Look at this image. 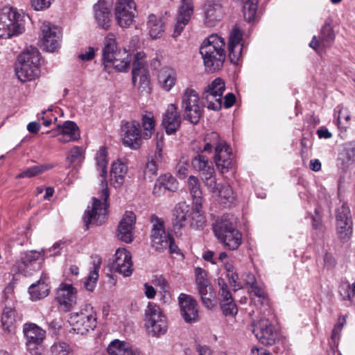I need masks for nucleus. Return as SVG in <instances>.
I'll return each mask as SVG.
<instances>
[{"mask_svg":"<svg viewBox=\"0 0 355 355\" xmlns=\"http://www.w3.org/2000/svg\"><path fill=\"white\" fill-rule=\"evenodd\" d=\"M213 231L218 241L231 250L237 249L242 243V234L236 229L233 216L224 214L213 224Z\"/></svg>","mask_w":355,"mask_h":355,"instance_id":"423d86ee","label":"nucleus"},{"mask_svg":"<svg viewBox=\"0 0 355 355\" xmlns=\"http://www.w3.org/2000/svg\"><path fill=\"white\" fill-rule=\"evenodd\" d=\"M25 16L16 8L5 6L0 10V38L8 39L25 31Z\"/></svg>","mask_w":355,"mask_h":355,"instance_id":"0eeeda50","label":"nucleus"},{"mask_svg":"<svg viewBox=\"0 0 355 355\" xmlns=\"http://www.w3.org/2000/svg\"><path fill=\"white\" fill-rule=\"evenodd\" d=\"M94 8L98 25L107 30L110 27L111 0H98Z\"/></svg>","mask_w":355,"mask_h":355,"instance_id":"cd10ccee","label":"nucleus"},{"mask_svg":"<svg viewBox=\"0 0 355 355\" xmlns=\"http://www.w3.org/2000/svg\"><path fill=\"white\" fill-rule=\"evenodd\" d=\"M206 19H209L210 21H217L220 19V7L219 6H216V8H209L207 9L205 12Z\"/></svg>","mask_w":355,"mask_h":355,"instance_id":"680f3d73","label":"nucleus"},{"mask_svg":"<svg viewBox=\"0 0 355 355\" xmlns=\"http://www.w3.org/2000/svg\"><path fill=\"white\" fill-rule=\"evenodd\" d=\"M346 324V318L344 315L339 316L337 322L335 324L331 334V340L335 346H337L340 339V334L344 325Z\"/></svg>","mask_w":355,"mask_h":355,"instance_id":"864d4df0","label":"nucleus"},{"mask_svg":"<svg viewBox=\"0 0 355 355\" xmlns=\"http://www.w3.org/2000/svg\"><path fill=\"white\" fill-rule=\"evenodd\" d=\"M156 141V149L154 154H156V157L160 159L161 156H163L164 135L157 134Z\"/></svg>","mask_w":355,"mask_h":355,"instance_id":"0e129e2a","label":"nucleus"},{"mask_svg":"<svg viewBox=\"0 0 355 355\" xmlns=\"http://www.w3.org/2000/svg\"><path fill=\"white\" fill-rule=\"evenodd\" d=\"M178 188V182L170 173L160 175L156 180L153 194L159 197L165 194L166 191L174 192Z\"/></svg>","mask_w":355,"mask_h":355,"instance_id":"bb28decb","label":"nucleus"},{"mask_svg":"<svg viewBox=\"0 0 355 355\" xmlns=\"http://www.w3.org/2000/svg\"><path fill=\"white\" fill-rule=\"evenodd\" d=\"M193 167L201 173L202 176L205 175L209 168H214L211 162H209L208 158L202 155L198 154L195 156L191 162Z\"/></svg>","mask_w":355,"mask_h":355,"instance_id":"c03bdc74","label":"nucleus"},{"mask_svg":"<svg viewBox=\"0 0 355 355\" xmlns=\"http://www.w3.org/2000/svg\"><path fill=\"white\" fill-rule=\"evenodd\" d=\"M44 260L42 253L36 250H31L21 253L20 257L16 261L15 266L19 272L28 275L32 271L40 268L41 262Z\"/></svg>","mask_w":355,"mask_h":355,"instance_id":"f3484780","label":"nucleus"},{"mask_svg":"<svg viewBox=\"0 0 355 355\" xmlns=\"http://www.w3.org/2000/svg\"><path fill=\"white\" fill-rule=\"evenodd\" d=\"M149 35L153 39L159 38L164 31V24L160 17L151 14L148 16L147 22Z\"/></svg>","mask_w":355,"mask_h":355,"instance_id":"f704fd0d","label":"nucleus"},{"mask_svg":"<svg viewBox=\"0 0 355 355\" xmlns=\"http://www.w3.org/2000/svg\"><path fill=\"white\" fill-rule=\"evenodd\" d=\"M130 60L125 49H119L112 38V67L120 72H125L130 67Z\"/></svg>","mask_w":355,"mask_h":355,"instance_id":"c85d7f7f","label":"nucleus"},{"mask_svg":"<svg viewBox=\"0 0 355 355\" xmlns=\"http://www.w3.org/2000/svg\"><path fill=\"white\" fill-rule=\"evenodd\" d=\"M40 53L36 47L30 46L17 57L15 74L21 82L34 80L40 74Z\"/></svg>","mask_w":355,"mask_h":355,"instance_id":"20e7f679","label":"nucleus"},{"mask_svg":"<svg viewBox=\"0 0 355 355\" xmlns=\"http://www.w3.org/2000/svg\"><path fill=\"white\" fill-rule=\"evenodd\" d=\"M26 345L30 352L37 349L45 338L46 332L34 323H26L23 327Z\"/></svg>","mask_w":355,"mask_h":355,"instance_id":"5701e85b","label":"nucleus"},{"mask_svg":"<svg viewBox=\"0 0 355 355\" xmlns=\"http://www.w3.org/2000/svg\"><path fill=\"white\" fill-rule=\"evenodd\" d=\"M336 223L343 224V223H352L351 211L349 206L346 203H343L340 207L336 210Z\"/></svg>","mask_w":355,"mask_h":355,"instance_id":"09e8293b","label":"nucleus"},{"mask_svg":"<svg viewBox=\"0 0 355 355\" xmlns=\"http://www.w3.org/2000/svg\"><path fill=\"white\" fill-rule=\"evenodd\" d=\"M350 285L349 284L347 283H343L342 285L340 286V294L342 295L343 299L345 300H350Z\"/></svg>","mask_w":355,"mask_h":355,"instance_id":"338daca9","label":"nucleus"},{"mask_svg":"<svg viewBox=\"0 0 355 355\" xmlns=\"http://www.w3.org/2000/svg\"><path fill=\"white\" fill-rule=\"evenodd\" d=\"M321 45L326 48L329 47L335 40V34L331 26V20L327 19L321 28L319 35Z\"/></svg>","mask_w":355,"mask_h":355,"instance_id":"c9c22d12","label":"nucleus"},{"mask_svg":"<svg viewBox=\"0 0 355 355\" xmlns=\"http://www.w3.org/2000/svg\"><path fill=\"white\" fill-rule=\"evenodd\" d=\"M53 168L51 164H40L35 165L29 168H27L24 171L17 175V178H33L39 174L43 173L47 170Z\"/></svg>","mask_w":355,"mask_h":355,"instance_id":"37998d69","label":"nucleus"},{"mask_svg":"<svg viewBox=\"0 0 355 355\" xmlns=\"http://www.w3.org/2000/svg\"><path fill=\"white\" fill-rule=\"evenodd\" d=\"M215 195L218 197L220 202L224 205L232 203L236 199V194L228 184H221Z\"/></svg>","mask_w":355,"mask_h":355,"instance_id":"e433bc0d","label":"nucleus"},{"mask_svg":"<svg viewBox=\"0 0 355 355\" xmlns=\"http://www.w3.org/2000/svg\"><path fill=\"white\" fill-rule=\"evenodd\" d=\"M143 132H141L143 139H150L155 130V121L151 114H144L141 117Z\"/></svg>","mask_w":355,"mask_h":355,"instance_id":"79ce46f5","label":"nucleus"},{"mask_svg":"<svg viewBox=\"0 0 355 355\" xmlns=\"http://www.w3.org/2000/svg\"><path fill=\"white\" fill-rule=\"evenodd\" d=\"M151 222L153 223L150 234L152 247L159 252L168 249L171 254L178 253L180 250L175 243L173 236L169 233H166L164 221L153 215Z\"/></svg>","mask_w":355,"mask_h":355,"instance_id":"6e6552de","label":"nucleus"},{"mask_svg":"<svg viewBox=\"0 0 355 355\" xmlns=\"http://www.w3.org/2000/svg\"><path fill=\"white\" fill-rule=\"evenodd\" d=\"M136 7L134 0H117L114 16L121 28H126L132 24L136 16Z\"/></svg>","mask_w":355,"mask_h":355,"instance_id":"dca6fc26","label":"nucleus"},{"mask_svg":"<svg viewBox=\"0 0 355 355\" xmlns=\"http://www.w3.org/2000/svg\"><path fill=\"white\" fill-rule=\"evenodd\" d=\"M112 355H140L135 352L130 343L119 340L118 339L112 340Z\"/></svg>","mask_w":355,"mask_h":355,"instance_id":"4c0bfd02","label":"nucleus"},{"mask_svg":"<svg viewBox=\"0 0 355 355\" xmlns=\"http://www.w3.org/2000/svg\"><path fill=\"white\" fill-rule=\"evenodd\" d=\"M17 313L15 308L5 306L3 310L1 322L4 331L13 334L16 329Z\"/></svg>","mask_w":355,"mask_h":355,"instance_id":"2f4dec72","label":"nucleus"},{"mask_svg":"<svg viewBox=\"0 0 355 355\" xmlns=\"http://www.w3.org/2000/svg\"><path fill=\"white\" fill-rule=\"evenodd\" d=\"M218 284L219 286L218 294L220 296V302L232 300L233 298L232 294L225 279L223 278H219L218 279Z\"/></svg>","mask_w":355,"mask_h":355,"instance_id":"5fc2aeb1","label":"nucleus"},{"mask_svg":"<svg viewBox=\"0 0 355 355\" xmlns=\"http://www.w3.org/2000/svg\"><path fill=\"white\" fill-rule=\"evenodd\" d=\"M353 231V223H336V232L342 243H347L351 239Z\"/></svg>","mask_w":355,"mask_h":355,"instance_id":"a18cd8bd","label":"nucleus"},{"mask_svg":"<svg viewBox=\"0 0 355 355\" xmlns=\"http://www.w3.org/2000/svg\"><path fill=\"white\" fill-rule=\"evenodd\" d=\"M225 89V82L217 78L209 84L202 94L204 106L212 110H219L222 107V96Z\"/></svg>","mask_w":355,"mask_h":355,"instance_id":"ddd939ff","label":"nucleus"},{"mask_svg":"<svg viewBox=\"0 0 355 355\" xmlns=\"http://www.w3.org/2000/svg\"><path fill=\"white\" fill-rule=\"evenodd\" d=\"M225 40L216 34L205 40L200 48L206 71L213 73L221 69L225 60Z\"/></svg>","mask_w":355,"mask_h":355,"instance_id":"f03ea898","label":"nucleus"},{"mask_svg":"<svg viewBox=\"0 0 355 355\" xmlns=\"http://www.w3.org/2000/svg\"><path fill=\"white\" fill-rule=\"evenodd\" d=\"M196 281L202 304L207 308L213 306L212 293L207 272L200 268L195 269Z\"/></svg>","mask_w":355,"mask_h":355,"instance_id":"4be33fe9","label":"nucleus"},{"mask_svg":"<svg viewBox=\"0 0 355 355\" xmlns=\"http://www.w3.org/2000/svg\"><path fill=\"white\" fill-rule=\"evenodd\" d=\"M136 223V215L131 211H126L119 222L116 230V237L126 243L133 241V231Z\"/></svg>","mask_w":355,"mask_h":355,"instance_id":"412c9836","label":"nucleus"},{"mask_svg":"<svg viewBox=\"0 0 355 355\" xmlns=\"http://www.w3.org/2000/svg\"><path fill=\"white\" fill-rule=\"evenodd\" d=\"M56 299L60 304L67 309L72 308L76 304V292L71 284H62L56 295Z\"/></svg>","mask_w":355,"mask_h":355,"instance_id":"c756f323","label":"nucleus"},{"mask_svg":"<svg viewBox=\"0 0 355 355\" xmlns=\"http://www.w3.org/2000/svg\"><path fill=\"white\" fill-rule=\"evenodd\" d=\"M198 93L193 89H187L182 97V110L184 119L193 124H197L202 116Z\"/></svg>","mask_w":355,"mask_h":355,"instance_id":"f8f14e48","label":"nucleus"},{"mask_svg":"<svg viewBox=\"0 0 355 355\" xmlns=\"http://www.w3.org/2000/svg\"><path fill=\"white\" fill-rule=\"evenodd\" d=\"M127 172L128 166L125 162L119 159L112 163V187L118 188L123 185Z\"/></svg>","mask_w":355,"mask_h":355,"instance_id":"473e14b6","label":"nucleus"},{"mask_svg":"<svg viewBox=\"0 0 355 355\" xmlns=\"http://www.w3.org/2000/svg\"><path fill=\"white\" fill-rule=\"evenodd\" d=\"M46 133L51 134L52 137H59L58 141L62 143L75 141L80 138L77 124L71 121H66L62 124H58L55 129L48 131Z\"/></svg>","mask_w":355,"mask_h":355,"instance_id":"6ab92c4d","label":"nucleus"},{"mask_svg":"<svg viewBox=\"0 0 355 355\" xmlns=\"http://www.w3.org/2000/svg\"><path fill=\"white\" fill-rule=\"evenodd\" d=\"M342 155L343 156V162L347 165L355 161V141L346 144Z\"/></svg>","mask_w":355,"mask_h":355,"instance_id":"603ef678","label":"nucleus"},{"mask_svg":"<svg viewBox=\"0 0 355 355\" xmlns=\"http://www.w3.org/2000/svg\"><path fill=\"white\" fill-rule=\"evenodd\" d=\"M243 3L244 18L248 22L255 20L259 0H241Z\"/></svg>","mask_w":355,"mask_h":355,"instance_id":"ea45409f","label":"nucleus"},{"mask_svg":"<svg viewBox=\"0 0 355 355\" xmlns=\"http://www.w3.org/2000/svg\"><path fill=\"white\" fill-rule=\"evenodd\" d=\"M121 136L123 145L132 149H138L143 139L140 123L135 120L122 121Z\"/></svg>","mask_w":355,"mask_h":355,"instance_id":"4468645a","label":"nucleus"},{"mask_svg":"<svg viewBox=\"0 0 355 355\" xmlns=\"http://www.w3.org/2000/svg\"><path fill=\"white\" fill-rule=\"evenodd\" d=\"M252 291L251 293H253L256 297L261 299L266 300L267 298V293L265 289L258 285V284L254 285L251 287Z\"/></svg>","mask_w":355,"mask_h":355,"instance_id":"69168bd1","label":"nucleus"},{"mask_svg":"<svg viewBox=\"0 0 355 355\" xmlns=\"http://www.w3.org/2000/svg\"><path fill=\"white\" fill-rule=\"evenodd\" d=\"M102 53V62L104 70L110 74L111 73V39L109 38V35L105 37Z\"/></svg>","mask_w":355,"mask_h":355,"instance_id":"49530a36","label":"nucleus"},{"mask_svg":"<svg viewBox=\"0 0 355 355\" xmlns=\"http://www.w3.org/2000/svg\"><path fill=\"white\" fill-rule=\"evenodd\" d=\"M241 45L228 46L229 57L231 62L234 64L237 63L241 55Z\"/></svg>","mask_w":355,"mask_h":355,"instance_id":"13d9d810","label":"nucleus"},{"mask_svg":"<svg viewBox=\"0 0 355 355\" xmlns=\"http://www.w3.org/2000/svg\"><path fill=\"white\" fill-rule=\"evenodd\" d=\"M72 348L64 342L54 343L51 347V355H72Z\"/></svg>","mask_w":355,"mask_h":355,"instance_id":"3c124183","label":"nucleus"},{"mask_svg":"<svg viewBox=\"0 0 355 355\" xmlns=\"http://www.w3.org/2000/svg\"><path fill=\"white\" fill-rule=\"evenodd\" d=\"M202 152L211 153L215 150L214 162L221 173H227L232 166V151L225 140L216 132L207 133L204 139Z\"/></svg>","mask_w":355,"mask_h":355,"instance_id":"7ed1b4c3","label":"nucleus"},{"mask_svg":"<svg viewBox=\"0 0 355 355\" xmlns=\"http://www.w3.org/2000/svg\"><path fill=\"white\" fill-rule=\"evenodd\" d=\"M53 0H31L32 7L35 10H42L50 7Z\"/></svg>","mask_w":355,"mask_h":355,"instance_id":"052dcab7","label":"nucleus"},{"mask_svg":"<svg viewBox=\"0 0 355 355\" xmlns=\"http://www.w3.org/2000/svg\"><path fill=\"white\" fill-rule=\"evenodd\" d=\"M69 332L85 335L96 327V315L93 307L86 304L79 312L73 313L69 318Z\"/></svg>","mask_w":355,"mask_h":355,"instance_id":"1a4fd4ad","label":"nucleus"},{"mask_svg":"<svg viewBox=\"0 0 355 355\" xmlns=\"http://www.w3.org/2000/svg\"><path fill=\"white\" fill-rule=\"evenodd\" d=\"M145 320L146 330L153 336L159 337L166 333L168 329L166 318L157 304L148 303Z\"/></svg>","mask_w":355,"mask_h":355,"instance_id":"9b49d317","label":"nucleus"},{"mask_svg":"<svg viewBox=\"0 0 355 355\" xmlns=\"http://www.w3.org/2000/svg\"><path fill=\"white\" fill-rule=\"evenodd\" d=\"M162 160L163 156H161L160 159L156 157V154L149 156L146 163L145 176L149 175L150 177L151 175H156L159 164L162 163Z\"/></svg>","mask_w":355,"mask_h":355,"instance_id":"de8ad7c7","label":"nucleus"},{"mask_svg":"<svg viewBox=\"0 0 355 355\" xmlns=\"http://www.w3.org/2000/svg\"><path fill=\"white\" fill-rule=\"evenodd\" d=\"M94 55H95L94 49L93 47H89L87 51H86L85 53H82L79 54L78 58L82 60L89 61V60H92L94 58Z\"/></svg>","mask_w":355,"mask_h":355,"instance_id":"774afa93","label":"nucleus"},{"mask_svg":"<svg viewBox=\"0 0 355 355\" xmlns=\"http://www.w3.org/2000/svg\"><path fill=\"white\" fill-rule=\"evenodd\" d=\"M220 308L224 315H234L237 313V306L234 302V300L230 301H225L220 302Z\"/></svg>","mask_w":355,"mask_h":355,"instance_id":"6e6d98bb","label":"nucleus"},{"mask_svg":"<svg viewBox=\"0 0 355 355\" xmlns=\"http://www.w3.org/2000/svg\"><path fill=\"white\" fill-rule=\"evenodd\" d=\"M205 217L201 206L191 207L185 202L177 204L173 211V224L175 229L180 230L189 224L193 229H201L205 225Z\"/></svg>","mask_w":355,"mask_h":355,"instance_id":"39448f33","label":"nucleus"},{"mask_svg":"<svg viewBox=\"0 0 355 355\" xmlns=\"http://www.w3.org/2000/svg\"><path fill=\"white\" fill-rule=\"evenodd\" d=\"M132 83L140 93L150 92V75L147 70L146 54L143 51L137 52L132 63Z\"/></svg>","mask_w":355,"mask_h":355,"instance_id":"9d476101","label":"nucleus"},{"mask_svg":"<svg viewBox=\"0 0 355 355\" xmlns=\"http://www.w3.org/2000/svg\"><path fill=\"white\" fill-rule=\"evenodd\" d=\"M202 180L207 189L214 195L218 191L220 185H221V184H217L216 182L214 168H208L205 175L202 176Z\"/></svg>","mask_w":355,"mask_h":355,"instance_id":"a19ab883","label":"nucleus"},{"mask_svg":"<svg viewBox=\"0 0 355 355\" xmlns=\"http://www.w3.org/2000/svg\"><path fill=\"white\" fill-rule=\"evenodd\" d=\"M112 260V269L122 274L124 277H129L132 272V255L125 248H118Z\"/></svg>","mask_w":355,"mask_h":355,"instance_id":"b1692460","label":"nucleus"},{"mask_svg":"<svg viewBox=\"0 0 355 355\" xmlns=\"http://www.w3.org/2000/svg\"><path fill=\"white\" fill-rule=\"evenodd\" d=\"M180 314L187 323L199 320V311L196 300L191 295L181 293L178 297Z\"/></svg>","mask_w":355,"mask_h":355,"instance_id":"aec40b11","label":"nucleus"},{"mask_svg":"<svg viewBox=\"0 0 355 355\" xmlns=\"http://www.w3.org/2000/svg\"><path fill=\"white\" fill-rule=\"evenodd\" d=\"M96 168L100 171L101 193L100 198L93 197L91 205H88L83 215V221L87 227L91 224L101 225L107 219L110 203V191L105 178L107 174L108 150L101 146L95 157Z\"/></svg>","mask_w":355,"mask_h":355,"instance_id":"f257e3e1","label":"nucleus"},{"mask_svg":"<svg viewBox=\"0 0 355 355\" xmlns=\"http://www.w3.org/2000/svg\"><path fill=\"white\" fill-rule=\"evenodd\" d=\"M227 277L229 279L230 284L234 288V290L235 291L242 288L240 283L237 282L239 276L238 274L235 272V270L229 271V272L227 273Z\"/></svg>","mask_w":355,"mask_h":355,"instance_id":"e2e57ef3","label":"nucleus"},{"mask_svg":"<svg viewBox=\"0 0 355 355\" xmlns=\"http://www.w3.org/2000/svg\"><path fill=\"white\" fill-rule=\"evenodd\" d=\"M66 159L70 166H80L85 159V150L81 146H73L68 152Z\"/></svg>","mask_w":355,"mask_h":355,"instance_id":"58836bf2","label":"nucleus"},{"mask_svg":"<svg viewBox=\"0 0 355 355\" xmlns=\"http://www.w3.org/2000/svg\"><path fill=\"white\" fill-rule=\"evenodd\" d=\"M187 184L193 198V204L197 206H202V192L198 178L194 175H190L187 180Z\"/></svg>","mask_w":355,"mask_h":355,"instance_id":"72a5a7b5","label":"nucleus"},{"mask_svg":"<svg viewBox=\"0 0 355 355\" xmlns=\"http://www.w3.org/2000/svg\"><path fill=\"white\" fill-rule=\"evenodd\" d=\"M252 332L257 340L264 345H272L278 340V334L274 325L266 318H261L254 322Z\"/></svg>","mask_w":355,"mask_h":355,"instance_id":"2eb2a0df","label":"nucleus"},{"mask_svg":"<svg viewBox=\"0 0 355 355\" xmlns=\"http://www.w3.org/2000/svg\"><path fill=\"white\" fill-rule=\"evenodd\" d=\"M242 33L237 28H234L229 36L228 46L241 45Z\"/></svg>","mask_w":355,"mask_h":355,"instance_id":"bf43d9fd","label":"nucleus"},{"mask_svg":"<svg viewBox=\"0 0 355 355\" xmlns=\"http://www.w3.org/2000/svg\"><path fill=\"white\" fill-rule=\"evenodd\" d=\"M49 277L42 274L40 279L28 288V293L33 301H37L46 297L49 293Z\"/></svg>","mask_w":355,"mask_h":355,"instance_id":"7c9ffc66","label":"nucleus"},{"mask_svg":"<svg viewBox=\"0 0 355 355\" xmlns=\"http://www.w3.org/2000/svg\"><path fill=\"white\" fill-rule=\"evenodd\" d=\"M42 32L41 43L44 49L53 52L60 46L61 31L60 28L49 22H44L41 26Z\"/></svg>","mask_w":355,"mask_h":355,"instance_id":"a211bd4d","label":"nucleus"},{"mask_svg":"<svg viewBox=\"0 0 355 355\" xmlns=\"http://www.w3.org/2000/svg\"><path fill=\"white\" fill-rule=\"evenodd\" d=\"M98 278V274L95 271H90L89 275L84 282V287L89 291H93L96 287V281Z\"/></svg>","mask_w":355,"mask_h":355,"instance_id":"4d7b16f0","label":"nucleus"},{"mask_svg":"<svg viewBox=\"0 0 355 355\" xmlns=\"http://www.w3.org/2000/svg\"><path fill=\"white\" fill-rule=\"evenodd\" d=\"M193 13V5L192 0H182L181 5L178 10L177 17V21L174 26V31L172 35L173 37L176 38L178 37L185 26L189 23L191 19V15Z\"/></svg>","mask_w":355,"mask_h":355,"instance_id":"393cba45","label":"nucleus"},{"mask_svg":"<svg viewBox=\"0 0 355 355\" xmlns=\"http://www.w3.org/2000/svg\"><path fill=\"white\" fill-rule=\"evenodd\" d=\"M176 80L175 73L171 72L168 73H162L159 76V81L161 84L162 87L168 92L175 85Z\"/></svg>","mask_w":355,"mask_h":355,"instance_id":"8fccbe9b","label":"nucleus"},{"mask_svg":"<svg viewBox=\"0 0 355 355\" xmlns=\"http://www.w3.org/2000/svg\"><path fill=\"white\" fill-rule=\"evenodd\" d=\"M181 116L175 104H170L163 114L162 125L168 135H173L180 128Z\"/></svg>","mask_w":355,"mask_h":355,"instance_id":"a878e982","label":"nucleus"}]
</instances>
